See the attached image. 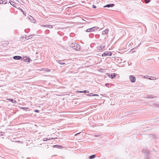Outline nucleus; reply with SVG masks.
Segmentation results:
<instances>
[{
  "label": "nucleus",
  "mask_w": 159,
  "mask_h": 159,
  "mask_svg": "<svg viewBox=\"0 0 159 159\" xmlns=\"http://www.w3.org/2000/svg\"><path fill=\"white\" fill-rule=\"evenodd\" d=\"M45 70L48 72H50V70L48 69H46V70Z\"/></svg>",
  "instance_id": "34"
},
{
  "label": "nucleus",
  "mask_w": 159,
  "mask_h": 159,
  "mask_svg": "<svg viewBox=\"0 0 159 159\" xmlns=\"http://www.w3.org/2000/svg\"><path fill=\"white\" fill-rule=\"evenodd\" d=\"M76 92L77 93H85V90L84 91H77Z\"/></svg>",
  "instance_id": "25"
},
{
  "label": "nucleus",
  "mask_w": 159,
  "mask_h": 159,
  "mask_svg": "<svg viewBox=\"0 0 159 159\" xmlns=\"http://www.w3.org/2000/svg\"><path fill=\"white\" fill-rule=\"evenodd\" d=\"M34 111L35 112L38 113L39 112V111L38 110H34Z\"/></svg>",
  "instance_id": "32"
},
{
  "label": "nucleus",
  "mask_w": 159,
  "mask_h": 159,
  "mask_svg": "<svg viewBox=\"0 0 159 159\" xmlns=\"http://www.w3.org/2000/svg\"><path fill=\"white\" fill-rule=\"evenodd\" d=\"M148 152H149V151H147V152H147L148 154H149Z\"/></svg>",
  "instance_id": "42"
},
{
  "label": "nucleus",
  "mask_w": 159,
  "mask_h": 159,
  "mask_svg": "<svg viewBox=\"0 0 159 159\" xmlns=\"http://www.w3.org/2000/svg\"><path fill=\"white\" fill-rule=\"evenodd\" d=\"M89 37L90 38H93V34H90L89 35Z\"/></svg>",
  "instance_id": "29"
},
{
  "label": "nucleus",
  "mask_w": 159,
  "mask_h": 159,
  "mask_svg": "<svg viewBox=\"0 0 159 159\" xmlns=\"http://www.w3.org/2000/svg\"><path fill=\"white\" fill-rule=\"evenodd\" d=\"M80 133V132L79 133H77V134H75V135L76 136L78 134H79Z\"/></svg>",
  "instance_id": "41"
},
{
  "label": "nucleus",
  "mask_w": 159,
  "mask_h": 159,
  "mask_svg": "<svg viewBox=\"0 0 159 159\" xmlns=\"http://www.w3.org/2000/svg\"><path fill=\"white\" fill-rule=\"evenodd\" d=\"M19 9L22 12H23V14L25 15V16L26 15L25 12L22 9H21L20 8H19Z\"/></svg>",
  "instance_id": "24"
},
{
  "label": "nucleus",
  "mask_w": 159,
  "mask_h": 159,
  "mask_svg": "<svg viewBox=\"0 0 159 159\" xmlns=\"http://www.w3.org/2000/svg\"><path fill=\"white\" fill-rule=\"evenodd\" d=\"M110 84L109 83H106L105 84V85L108 88H109V85H110Z\"/></svg>",
  "instance_id": "26"
},
{
  "label": "nucleus",
  "mask_w": 159,
  "mask_h": 159,
  "mask_svg": "<svg viewBox=\"0 0 159 159\" xmlns=\"http://www.w3.org/2000/svg\"><path fill=\"white\" fill-rule=\"evenodd\" d=\"M75 46L74 48H73V49H75V50L78 51L80 50V45L76 43L75 44Z\"/></svg>",
  "instance_id": "3"
},
{
  "label": "nucleus",
  "mask_w": 159,
  "mask_h": 159,
  "mask_svg": "<svg viewBox=\"0 0 159 159\" xmlns=\"http://www.w3.org/2000/svg\"><path fill=\"white\" fill-rule=\"evenodd\" d=\"M150 1L151 0H145V3H149Z\"/></svg>",
  "instance_id": "30"
},
{
  "label": "nucleus",
  "mask_w": 159,
  "mask_h": 159,
  "mask_svg": "<svg viewBox=\"0 0 159 159\" xmlns=\"http://www.w3.org/2000/svg\"><path fill=\"white\" fill-rule=\"evenodd\" d=\"M34 35H34V34H32V35H29L28 36V37H30H30L31 36H34Z\"/></svg>",
  "instance_id": "39"
},
{
  "label": "nucleus",
  "mask_w": 159,
  "mask_h": 159,
  "mask_svg": "<svg viewBox=\"0 0 159 159\" xmlns=\"http://www.w3.org/2000/svg\"><path fill=\"white\" fill-rule=\"evenodd\" d=\"M41 26L43 27H46L48 28H52V26L51 25H41Z\"/></svg>",
  "instance_id": "14"
},
{
  "label": "nucleus",
  "mask_w": 159,
  "mask_h": 159,
  "mask_svg": "<svg viewBox=\"0 0 159 159\" xmlns=\"http://www.w3.org/2000/svg\"><path fill=\"white\" fill-rule=\"evenodd\" d=\"M57 61L58 63L61 65H64L65 64V63L63 62L61 60H58V61Z\"/></svg>",
  "instance_id": "19"
},
{
  "label": "nucleus",
  "mask_w": 159,
  "mask_h": 159,
  "mask_svg": "<svg viewBox=\"0 0 159 159\" xmlns=\"http://www.w3.org/2000/svg\"><path fill=\"white\" fill-rule=\"evenodd\" d=\"M144 159H150L148 156H147L145 157Z\"/></svg>",
  "instance_id": "35"
},
{
  "label": "nucleus",
  "mask_w": 159,
  "mask_h": 159,
  "mask_svg": "<svg viewBox=\"0 0 159 159\" xmlns=\"http://www.w3.org/2000/svg\"><path fill=\"white\" fill-rule=\"evenodd\" d=\"M99 28V27L95 26L92 28L87 29L86 30V31L87 32H93L96 31Z\"/></svg>",
  "instance_id": "1"
},
{
  "label": "nucleus",
  "mask_w": 159,
  "mask_h": 159,
  "mask_svg": "<svg viewBox=\"0 0 159 159\" xmlns=\"http://www.w3.org/2000/svg\"><path fill=\"white\" fill-rule=\"evenodd\" d=\"M93 94H94L93 93H91L89 94H87V96H93Z\"/></svg>",
  "instance_id": "27"
},
{
  "label": "nucleus",
  "mask_w": 159,
  "mask_h": 159,
  "mask_svg": "<svg viewBox=\"0 0 159 159\" xmlns=\"http://www.w3.org/2000/svg\"><path fill=\"white\" fill-rule=\"evenodd\" d=\"M9 100L10 102H12L13 103H16V101L15 100H14L13 99H12V98L9 99Z\"/></svg>",
  "instance_id": "15"
},
{
  "label": "nucleus",
  "mask_w": 159,
  "mask_h": 159,
  "mask_svg": "<svg viewBox=\"0 0 159 159\" xmlns=\"http://www.w3.org/2000/svg\"><path fill=\"white\" fill-rule=\"evenodd\" d=\"M20 108L21 109H22L23 110H25L26 111H30V109L28 107H20Z\"/></svg>",
  "instance_id": "13"
},
{
  "label": "nucleus",
  "mask_w": 159,
  "mask_h": 159,
  "mask_svg": "<svg viewBox=\"0 0 159 159\" xmlns=\"http://www.w3.org/2000/svg\"><path fill=\"white\" fill-rule=\"evenodd\" d=\"M96 155H92L90 156L89 157V159H93L95 158L96 157Z\"/></svg>",
  "instance_id": "20"
},
{
  "label": "nucleus",
  "mask_w": 159,
  "mask_h": 159,
  "mask_svg": "<svg viewBox=\"0 0 159 159\" xmlns=\"http://www.w3.org/2000/svg\"><path fill=\"white\" fill-rule=\"evenodd\" d=\"M109 76L110 78L113 79L116 76V75L115 73L111 74V75H109Z\"/></svg>",
  "instance_id": "12"
},
{
  "label": "nucleus",
  "mask_w": 159,
  "mask_h": 159,
  "mask_svg": "<svg viewBox=\"0 0 159 159\" xmlns=\"http://www.w3.org/2000/svg\"><path fill=\"white\" fill-rule=\"evenodd\" d=\"M104 46L103 47L102 46H99L98 47V49L99 50H102L103 49V48H104Z\"/></svg>",
  "instance_id": "18"
},
{
  "label": "nucleus",
  "mask_w": 159,
  "mask_h": 159,
  "mask_svg": "<svg viewBox=\"0 0 159 159\" xmlns=\"http://www.w3.org/2000/svg\"><path fill=\"white\" fill-rule=\"evenodd\" d=\"M114 6V4L113 3H111L107 4V5L104 6V7H113Z\"/></svg>",
  "instance_id": "8"
},
{
  "label": "nucleus",
  "mask_w": 159,
  "mask_h": 159,
  "mask_svg": "<svg viewBox=\"0 0 159 159\" xmlns=\"http://www.w3.org/2000/svg\"><path fill=\"white\" fill-rule=\"evenodd\" d=\"M129 78L131 82L134 83L135 81L136 78L134 76L132 75H130Z\"/></svg>",
  "instance_id": "5"
},
{
  "label": "nucleus",
  "mask_w": 159,
  "mask_h": 159,
  "mask_svg": "<svg viewBox=\"0 0 159 159\" xmlns=\"http://www.w3.org/2000/svg\"><path fill=\"white\" fill-rule=\"evenodd\" d=\"M92 7L93 8H96V6L95 5H93Z\"/></svg>",
  "instance_id": "33"
},
{
  "label": "nucleus",
  "mask_w": 159,
  "mask_h": 159,
  "mask_svg": "<svg viewBox=\"0 0 159 159\" xmlns=\"http://www.w3.org/2000/svg\"><path fill=\"white\" fill-rule=\"evenodd\" d=\"M75 43H74V42L73 43L72 42H69L68 44L70 47L73 48H73H74V46L75 45Z\"/></svg>",
  "instance_id": "9"
},
{
  "label": "nucleus",
  "mask_w": 159,
  "mask_h": 159,
  "mask_svg": "<svg viewBox=\"0 0 159 159\" xmlns=\"http://www.w3.org/2000/svg\"><path fill=\"white\" fill-rule=\"evenodd\" d=\"M100 135L99 134H96V135H95V137H99V136H100Z\"/></svg>",
  "instance_id": "38"
},
{
  "label": "nucleus",
  "mask_w": 159,
  "mask_h": 159,
  "mask_svg": "<svg viewBox=\"0 0 159 159\" xmlns=\"http://www.w3.org/2000/svg\"><path fill=\"white\" fill-rule=\"evenodd\" d=\"M22 60H23L24 62H30L31 60L29 57H24L23 58H22Z\"/></svg>",
  "instance_id": "4"
},
{
  "label": "nucleus",
  "mask_w": 159,
  "mask_h": 159,
  "mask_svg": "<svg viewBox=\"0 0 159 159\" xmlns=\"http://www.w3.org/2000/svg\"><path fill=\"white\" fill-rule=\"evenodd\" d=\"M7 0H0V4H6L7 3Z\"/></svg>",
  "instance_id": "11"
},
{
  "label": "nucleus",
  "mask_w": 159,
  "mask_h": 159,
  "mask_svg": "<svg viewBox=\"0 0 159 159\" xmlns=\"http://www.w3.org/2000/svg\"><path fill=\"white\" fill-rule=\"evenodd\" d=\"M42 62V61L41 59L39 58L35 59L34 60V62L36 64H39Z\"/></svg>",
  "instance_id": "7"
},
{
  "label": "nucleus",
  "mask_w": 159,
  "mask_h": 159,
  "mask_svg": "<svg viewBox=\"0 0 159 159\" xmlns=\"http://www.w3.org/2000/svg\"><path fill=\"white\" fill-rule=\"evenodd\" d=\"M50 33V31L48 30H46L45 31V33L46 34H48Z\"/></svg>",
  "instance_id": "23"
},
{
  "label": "nucleus",
  "mask_w": 159,
  "mask_h": 159,
  "mask_svg": "<svg viewBox=\"0 0 159 159\" xmlns=\"http://www.w3.org/2000/svg\"><path fill=\"white\" fill-rule=\"evenodd\" d=\"M9 2L11 4L12 6H13L14 7H16L15 6V4H14V2H13L12 1H9Z\"/></svg>",
  "instance_id": "21"
},
{
  "label": "nucleus",
  "mask_w": 159,
  "mask_h": 159,
  "mask_svg": "<svg viewBox=\"0 0 159 159\" xmlns=\"http://www.w3.org/2000/svg\"><path fill=\"white\" fill-rule=\"evenodd\" d=\"M95 38L97 39H98L100 37V35L99 34H96L95 35Z\"/></svg>",
  "instance_id": "28"
},
{
  "label": "nucleus",
  "mask_w": 159,
  "mask_h": 159,
  "mask_svg": "<svg viewBox=\"0 0 159 159\" xmlns=\"http://www.w3.org/2000/svg\"><path fill=\"white\" fill-rule=\"evenodd\" d=\"M49 139H46V138H44L43 139V140L44 141H46L48 140H49Z\"/></svg>",
  "instance_id": "31"
},
{
  "label": "nucleus",
  "mask_w": 159,
  "mask_h": 159,
  "mask_svg": "<svg viewBox=\"0 0 159 159\" xmlns=\"http://www.w3.org/2000/svg\"><path fill=\"white\" fill-rule=\"evenodd\" d=\"M108 30H106L102 32V34L103 35L104 34H107L108 33Z\"/></svg>",
  "instance_id": "16"
},
{
  "label": "nucleus",
  "mask_w": 159,
  "mask_h": 159,
  "mask_svg": "<svg viewBox=\"0 0 159 159\" xmlns=\"http://www.w3.org/2000/svg\"><path fill=\"white\" fill-rule=\"evenodd\" d=\"M152 77V80H156V78L155 77Z\"/></svg>",
  "instance_id": "40"
},
{
  "label": "nucleus",
  "mask_w": 159,
  "mask_h": 159,
  "mask_svg": "<svg viewBox=\"0 0 159 159\" xmlns=\"http://www.w3.org/2000/svg\"><path fill=\"white\" fill-rule=\"evenodd\" d=\"M147 98H153L154 97L152 95H148L146 97Z\"/></svg>",
  "instance_id": "22"
},
{
  "label": "nucleus",
  "mask_w": 159,
  "mask_h": 159,
  "mask_svg": "<svg viewBox=\"0 0 159 159\" xmlns=\"http://www.w3.org/2000/svg\"><path fill=\"white\" fill-rule=\"evenodd\" d=\"M53 147L55 148H63V147L60 145H56L53 146Z\"/></svg>",
  "instance_id": "17"
},
{
  "label": "nucleus",
  "mask_w": 159,
  "mask_h": 159,
  "mask_svg": "<svg viewBox=\"0 0 159 159\" xmlns=\"http://www.w3.org/2000/svg\"><path fill=\"white\" fill-rule=\"evenodd\" d=\"M56 139H57V138H56ZM54 139H56V138H54Z\"/></svg>",
  "instance_id": "43"
},
{
  "label": "nucleus",
  "mask_w": 159,
  "mask_h": 159,
  "mask_svg": "<svg viewBox=\"0 0 159 159\" xmlns=\"http://www.w3.org/2000/svg\"><path fill=\"white\" fill-rule=\"evenodd\" d=\"M89 93V91L88 90H85V93Z\"/></svg>",
  "instance_id": "36"
},
{
  "label": "nucleus",
  "mask_w": 159,
  "mask_h": 159,
  "mask_svg": "<svg viewBox=\"0 0 159 159\" xmlns=\"http://www.w3.org/2000/svg\"><path fill=\"white\" fill-rule=\"evenodd\" d=\"M112 55V53L111 52L106 51L104 52L102 55V57H105L107 56H111Z\"/></svg>",
  "instance_id": "2"
},
{
  "label": "nucleus",
  "mask_w": 159,
  "mask_h": 159,
  "mask_svg": "<svg viewBox=\"0 0 159 159\" xmlns=\"http://www.w3.org/2000/svg\"><path fill=\"white\" fill-rule=\"evenodd\" d=\"M93 95L94 96H99V95L98 94H94Z\"/></svg>",
  "instance_id": "37"
},
{
  "label": "nucleus",
  "mask_w": 159,
  "mask_h": 159,
  "mask_svg": "<svg viewBox=\"0 0 159 159\" xmlns=\"http://www.w3.org/2000/svg\"><path fill=\"white\" fill-rule=\"evenodd\" d=\"M30 16V17H29L28 18L30 20V21L33 23H35L36 22V20L31 16Z\"/></svg>",
  "instance_id": "10"
},
{
  "label": "nucleus",
  "mask_w": 159,
  "mask_h": 159,
  "mask_svg": "<svg viewBox=\"0 0 159 159\" xmlns=\"http://www.w3.org/2000/svg\"><path fill=\"white\" fill-rule=\"evenodd\" d=\"M13 58L14 60H19L22 59V57L19 56H16L13 57Z\"/></svg>",
  "instance_id": "6"
}]
</instances>
